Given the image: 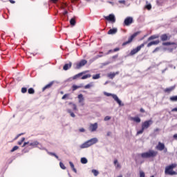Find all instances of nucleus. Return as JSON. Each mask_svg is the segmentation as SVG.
I'll return each instance as SVG.
<instances>
[{
	"instance_id": "obj_1",
	"label": "nucleus",
	"mask_w": 177,
	"mask_h": 177,
	"mask_svg": "<svg viewBox=\"0 0 177 177\" xmlns=\"http://www.w3.org/2000/svg\"><path fill=\"white\" fill-rule=\"evenodd\" d=\"M97 143V138H91L80 145V149H88Z\"/></svg>"
},
{
	"instance_id": "obj_2",
	"label": "nucleus",
	"mask_w": 177,
	"mask_h": 177,
	"mask_svg": "<svg viewBox=\"0 0 177 177\" xmlns=\"http://www.w3.org/2000/svg\"><path fill=\"white\" fill-rule=\"evenodd\" d=\"M153 124V121L151 120H146L145 122L142 123V129L141 130L137 132V135H142L145 131V129H147L149 128L150 125Z\"/></svg>"
},
{
	"instance_id": "obj_3",
	"label": "nucleus",
	"mask_w": 177,
	"mask_h": 177,
	"mask_svg": "<svg viewBox=\"0 0 177 177\" xmlns=\"http://www.w3.org/2000/svg\"><path fill=\"white\" fill-rule=\"evenodd\" d=\"M174 168H176V164H171L165 167V175H176V171H174Z\"/></svg>"
},
{
	"instance_id": "obj_4",
	"label": "nucleus",
	"mask_w": 177,
	"mask_h": 177,
	"mask_svg": "<svg viewBox=\"0 0 177 177\" xmlns=\"http://www.w3.org/2000/svg\"><path fill=\"white\" fill-rule=\"evenodd\" d=\"M158 154V152L154 150H149L147 152L141 153V157L142 158H151L156 157Z\"/></svg>"
},
{
	"instance_id": "obj_5",
	"label": "nucleus",
	"mask_w": 177,
	"mask_h": 177,
	"mask_svg": "<svg viewBox=\"0 0 177 177\" xmlns=\"http://www.w3.org/2000/svg\"><path fill=\"white\" fill-rule=\"evenodd\" d=\"M86 63H88V61H86V59H82L80 62H77L75 64V70H80V68L84 67V66H85Z\"/></svg>"
},
{
	"instance_id": "obj_6",
	"label": "nucleus",
	"mask_w": 177,
	"mask_h": 177,
	"mask_svg": "<svg viewBox=\"0 0 177 177\" xmlns=\"http://www.w3.org/2000/svg\"><path fill=\"white\" fill-rule=\"evenodd\" d=\"M139 34H140V32H136L134 34H133L130 38L129 39V40L127 41H125L122 44V46H125V45H128V44H131V42H132V41H133V38H135V37H137L138 35H139Z\"/></svg>"
},
{
	"instance_id": "obj_7",
	"label": "nucleus",
	"mask_w": 177,
	"mask_h": 177,
	"mask_svg": "<svg viewBox=\"0 0 177 177\" xmlns=\"http://www.w3.org/2000/svg\"><path fill=\"white\" fill-rule=\"evenodd\" d=\"M97 129V123L91 124L88 130L90 132H95Z\"/></svg>"
},
{
	"instance_id": "obj_8",
	"label": "nucleus",
	"mask_w": 177,
	"mask_h": 177,
	"mask_svg": "<svg viewBox=\"0 0 177 177\" xmlns=\"http://www.w3.org/2000/svg\"><path fill=\"white\" fill-rule=\"evenodd\" d=\"M113 99H114L115 102H116V103H118V104H119V106H124V104H122V102L121 101V100H120V98H118V96H117L116 95L112 94L111 95Z\"/></svg>"
},
{
	"instance_id": "obj_9",
	"label": "nucleus",
	"mask_w": 177,
	"mask_h": 177,
	"mask_svg": "<svg viewBox=\"0 0 177 177\" xmlns=\"http://www.w3.org/2000/svg\"><path fill=\"white\" fill-rule=\"evenodd\" d=\"M165 149V145L164 143H162L161 142H159L158 145L156 146V149L159 150L160 151H162Z\"/></svg>"
},
{
	"instance_id": "obj_10",
	"label": "nucleus",
	"mask_w": 177,
	"mask_h": 177,
	"mask_svg": "<svg viewBox=\"0 0 177 177\" xmlns=\"http://www.w3.org/2000/svg\"><path fill=\"white\" fill-rule=\"evenodd\" d=\"M133 21V19L129 17L124 20V24L125 26H129V24H132Z\"/></svg>"
},
{
	"instance_id": "obj_11",
	"label": "nucleus",
	"mask_w": 177,
	"mask_h": 177,
	"mask_svg": "<svg viewBox=\"0 0 177 177\" xmlns=\"http://www.w3.org/2000/svg\"><path fill=\"white\" fill-rule=\"evenodd\" d=\"M113 165L116 169H121V164H120L117 159L113 161Z\"/></svg>"
},
{
	"instance_id": "obj_12",
	"label": "nucleus",
	"mask_w": 177,
	"mask_h": 177,
	"mask_svg": "<svg viewBox=\"0 0 177 177\" xmlns=\"http://www.w3.org/2000/svg\"><path fill=\"white\" fill-rule=\"evenodd\" d=\"M53 85V82H50L48 84H46L44 87H43L42 92H44L46 89H50Z\"/></svg>"
},
{
	"instance_id": "obj_13",
	"label": "nucleus",
	"mask_w": 177,
	"mask_h": 177,
	"mask_svg": "<svg viewBox=\"0 0 177 177\" xmlns=\"http://www.w3.org/2000/svg\"><path fill=\"white\" fill-rule=\"evenodd\" d=\"M139 50H140V47H137L136 48H134L131 51L130 55L131 56H133V55H136V53H138Z\"/></svg>"
},
{
	"instance_id": "obj_14",
	"label": "nucleus",
	"mask_w": 177,
	"mask_h": 177,
	"mask_svg": "<svg viewBox=\"0 0 177 177\" xmlns=\"http://www.w3.org/2000/svg\"><path fill=\"white\" fill-rule=\"evenodd\" d=\"M71 66H73V63L71 62H69L68 64H66L63 67V70H64L65 71H67L68 68H71Z\"/></svg>"
},
{
	"instance_id": "obj_15",
	"label": "nucleus",
	"mask_w": 177,
	"mask_h": 177,
	"mask_svg": "<svg viewBox=\"0 0 177 177\" xmlns=\"http://www.w3.org/2000/svg\"><path fill=\"white\" fill-rule=\"evenodd\" d=\"M93 86H95V84H93V82H91L89 84L85 85L84 88V89H91V88H93Z\"/></svg>"
},
{
	"instance_id": "obj_16",
	"label": "nucleus",
	"mask_w": 177,
	"mask_h": 177,
	"mask_svg": "<svg viewBox=\"0 0 177 177\" xmlns=\"http://www.w3.org/2000/svg\"><path fill=\"white\" fill-rule=\"evenodd\" d=\"M158 44H160V41H158V40L153 41L149 42L147 44V47L150 48V46H152V45H158Z\"/></svg>"
},
{
	"instance_id": "obj_17",
	"label": "nucleus",
	"mask_w": 177,
	"mask_h": 177,
	"mask_svg": "<svg viewBox=\"0 0 177 177\" xmlns=\"http://www.w3.org/2000/svg\"><path fill=\"white\" fill-rule=\"evenodd\" d=\"M80 88H84V86L82 84L79 86L73 85L72 86V91L74 92V91H77V89H80Z\"/></svg>"
},
{
	"instance_id": "obj_18",
	"label": "nucleus",
	"mask_w": 177,
	"mask_h": 177,
	"mask_svg": "<svg viewBox=\"0 0 177 177\" xmlns=\"http://www.w3.org/2000/svg\"><path fill=\"white\" fill-rule=\"evenodd\" d=\"M85 74V72H81L73 77V80H77V78H80V77H82V75Z\"/></svg>"
},
{
	"instance_id": "obj_19",
	"label": "nucleus",
	"mask_w": 177,
	"mask_h": 177,
	"mask_svg": "<svg viewBox=\"0 0 177 177\" xmlns=\"http://www.w3.org/2000/svg\"><path fill=\"white\" fill-rule=\"evenodd\" d=\"M130 120L137 123H139L141 121L140 118L139 117L131 118Z\"/></svg>"
},
{
	"instance_id": "obj_20",
	"label": "nucleus",
	"mask_w": 177,
	"mask_h": 177,
	"mask_svg": "<svg viewBox=\"0 0 177 177\" xmlns=\"http://www.w3.org/2000/svg\"><path fill=\"white\" fill-rule=\"evenodd\" d=\"M69 165L72 169V171H73L75 174H77V169H75V167H74V163H73V162H69Z\"/></svg>"
},
{
	"instance_id": "obj_21",
	"label": "nucleus",
	"mask_w": 177,
	"mask_h": 177,
	"mask_svg": "<svg viewBox=\"0 0 177 177\" xmlns=\"http://www.w3.org/2000/svg\"><path fill=\"white\" fill-rule=\"evenodd\" d=\"M174 89H175V86H171V87L165 89V92L169 93V92H172V91H174Z\"/></svg>"
},
{
	"instance_id": "obj_22",
	"label": "nucleus",
	"mask_w": 177,
	"mask_h": 177,
	"mask_svg": "<svg viewBox=\"0 0 177 177\" xmlns=\"http://www.w3.org/2000/svg\"><path fill=\"white\" fill-rule=\"evenodd\" d=\"M160 39H161L162 41H167L168 40V36L167 35V34L162 35L160 36Z\"/></svg>"
},
{
	"instance_id": "obj_23",
	"label": "nucleus",
	"mask_w": 177,
	"mask_h": 177,
	"mask_svg": "<svg viewBox=\"0 0 177 177\" xmlns=\"http://www.w3.org/2000/svg\"><path fill=\"white\" fill-rule=\"evenodd\" d=\"M28 93H29V95H34L35 93V90L32 88H30L28 89Z\"/></svg>"
},
{
	"instance_id": "obj_24",
	"label": "nucleus",
	"mask_w": 177,
	"mask_h": 177,
	"mask_svg": "<svg viewBox=\"0 0 177 177\" xmlns=\"http://www.w3.org/2000/svg\"><path fill=\"white\" fill-rule=\"evenodd\" d=\"M79 99V103H82V102H84V95L82 94H80L77 96Z\"/></svg>"
},
{
	"instance_id": "obj_25",
	"label": "nucleus",
	"mask_w": 177,
	"mask_h": 177,
	"mask_svg": "<svg viewBox=\"0 0 177 177\" xmlns=\"http://www.w3.org/2000/svg\"><path fill=\"white\" fill-rule=\"evenodd\" d=\"M77 24V21H75V18H72L70 20V24L71 26H75V24Z\"/></svg>"
},
{
	"instance_id": "obj_26",
	"label": "nucleus",
	"mask_w": 177,
	"mask_h": 177,
	"mask_svg": "<svg viewBox=\"0 0 177 177\" xmlns=\"http://www.w3.org/2000/svg\"><path fill=\"white\" fill-rule=\"evenodd\" d=\"M105 20L109 21V23H111V14H110L109 16L104 17Z\"/></svg>"
},
{
	"instance_id": "obj_27",
	"label": "nucleus",
	"mask_w": 177,
	"mask_h": 177,
	"mask_svg": "<svg viewBox=\"0 0 177 177\" xmlns=\"http://www.w3.org/2000/svg\"><path fill=\"white\" fill-rule=\"evenodd\" d=\"M158 38V35H152L148 38V41H151L153 39H157Z\"/></svg>"
},
{
	"instance_id": "obj_28",
	"label": "nucleus",
	"mask_w": 177,
	"mask_h": 177,
	"mask_svg": "<svg viewBox=\"0 0 177 177\" xmlns=\"http://www.w3.org/2000/svg\"><path fill=\"white\" fill-rule=\"evenodd\" d=\"M39 145V142H38V141H35L33 142H30L29 144V146L35 147V146H38Z\"/></svg>"
},
{
	"instance_id": "obj_29",
	"label": "nucleus",
	"mask_w": 177,
	"mask_h": 177,
	"mask_svg": "<svg viewBox=\"0 0 177 177\" xmlns=\"http://www.w3.org/2000/svg\"><path fill=\"white\" fill-rule=\"evenodd\" d=\"M82 164H87L88 163V159L86 158H82L80 160Z\"/></svg>"
},
{
	"instance_id": "obj_30",
	"label": "nucleus",
	"mask_w": 177,
	"mask_h": 177,
	"mask_svg": "<svg viewBox=\"0 0 177 177\" xmlns=\"http://www.w3.org/2000/svg\"><path fill=\"white\" fill-rule=\"evenodd\" d=\"M67 112L68 113V114H70L71 117H73V118H75V114H74L73 111H71V109H67Z\"/></svg>"
},
{
	"instance_id": "obj_31",
	"label": "nucleus",
	"mask_w": 177,
	"mask_h": 177,
	"mask_svg": "<svg viewBox=\"0 0 177 177\" xmlns=\"http://www.w3.org/2000/svg\"><path fill=\"white\" fill-rule=\"evenodd\" d=\"M162 45L164 46H168L169 45H175V43L174 42H164V43H162Z\"/></svg>"
},
{
	"instance_id": "obj_32",
	"label": "nucleus",
	"mask_w": 177,
	"mask_h": 177,
	"mask_svg": "<svg viewBox=\"0 0 177 177\" xmlns=\"http://www.w3.org/2000/svg\"><path fill=\"white\" fill-rule=\"evenodd\" d=\"M92 75L91 74H87L82 77L81 80H86V78H91Z\"/></svg>"
},
{
	"instance_id": "obj_33",
	"label": "nucleus",
	"mask_w": 177,
	"mask_h": 177,
	"mask_svg": "<svg viewBox=\"0 0 177 177\" xmlns=\"http://www.w3.org/2000/svg\"><path fill=\"white\" fill-rule=\"evenodd\" d=\"M91 172L93 174L94 176H97V175H99V171L96 169H93Z\"/></svg>"
},
{
	"instance_id": "obj_34",
	"label": "nucleus",
	"mask_w": 177,
	"mask_h": 177,
	"mask_svg": "<svg viewBox=\"0 0 177 177\" xmlns=\"http://www.w3.org/2000/svg\"><path fill=\"white\" fill-rule=\"evenodd\" d=\"M117 31H118V29L117 28H113L111 29V35L117 34Z\"/></svg>"
},
{
	"instance_id": "obj_35",
	"label": "nucleus",
	"mask_w": 177,
	"mask_h": 177,
	"mask_svg": "<svg viewBox=\"0 0 177 177\" xmlns=\"http://www.w3.org/2000/svg\"><path fill=\"white\" fill-rule=\"evenodd\" d=\"M100 78V74H96L93 75V80H99Z\"/></svg>"
},
{
	"instance_id": "obj_36",
	"label": "nucleus",
	"mask_w": 177,
	"mask_h": 177,
	"mask_svg": "<svg viewBox=\"0 0 177 177\" xmlns=\"http://www.w3.org/2000/svg\"><path fill=\"white\" fill-rule=\"evenodd\" d=\"M68 6V5L67 4V3H62V6H61V9H63L64 10L66 9V8H67Z\"/></svg>"
},
{
	"instance_id": "obj_37",
	"label": "nucleus",
	"mask_w": 177,
	"mask_h": 177,
	"mask_svg": "<svg viewBox=\"0 0 177 177\" xmlns=\"http://www.w3.org/2000/svg\"><path fill=\"white\" fill-rule=\"evenodd\" d=\"M170 100L171 102H177V95L176 96H172L170 97Z\"/></svg>"
},
{
	"instance_id": "obj_38",
	"label": "nucleus",
	"mask_w": 177,
	"mask_h": 177,
	"mask_svg": "<svg viewBox=\"0 0 177 177\" xmlns=\"http://www.w3.org/2000/svg\"><path fill=\"white\" fill-rule=\"evenodd\" d=\"M69 104H73L74 111H77L78 109H77V105L75 104H73V102H69Z\"/></svg>"
},
{
	"instance_id": "obj_39",
	"label": "nucleus",
	"mask_w": 177,
	"mask_h": 177,
	"mask_svg": "<svg viewBox=\"0 0 177 177\" xmlns=\"http://www.w3.org/2000/svg\"><path fill=\"white\" fill-rule=\"evenodd\" d=\"M25 140H26V138H22L21 140L17 142V144L20 146L23 145V142H24Z\"/></svg>"
},
{
	"instance_id": "obj_40",
	"label": "nucleus",
	"mask_w": 177,
	"mask_h": 177,
	"mask_svg": "<svg viewBox=\"0 0 177 177\" xmlns=\"http://www.w3.org/2000/svg\"><path fill=\"white\" fill-rule=\"evenodd\" d=\"M59 167H60V168H62V169H66V166L62 162H59Z\"/></svg>"
},
{
	"instance_id": "obj_41",
	"label": "nucleus",
	"mask_w": 177,
	"mask_h": 177,
	"mask_svg": "<svg viewBox=\"0 0 177 177\" xmlns=\"http://www.w3.org/2000/svg\"><path fill=\"white\" fill-rule=\"evenodd\" d=\"M21 93H27V88L22 87L21 90Z\"/></svg>"
},
{
	"instance_id": "obj_42",
	"label": "nucleus",
	"mask_w": 177,
	"mask_h": 177,
	"mask_svg": "<svg viewBox=\"0 0 177 177\" xmlns=\"http://www.w3.org/2000/svg\"><path fill=\"white\" fill-rule=\"evenodd\" d=\"M68 96H70L69 93L65 94L62 96V100H64L65 99H67V97H68Z\"/></svg>"
},
{
	"instance_id": "obj_43",
	"label": "nucleus",
	"mask_w": 177,
	"mask_h": 177,
	"mask_svg": "<svg viewBox=\"0 0 177 177\" xmlns=\"http://www.w3.org/2000/svg\"><path fill=\"white\" fill-rule=\"evenodd\" d=\"M19 149V147L18 146H15L12 149H11V153H13V151H16V150Z\"/></svg>"
},
{
	"instance_id": "obj_44",
	"label": "nucleus",
	"mask_w": 177,
	"mask_h": 177,
	"mask_svg": "<svg viewBox=\"0 0 177 177\" xmlns=\"http://www.w3.org/2000/svg\"><path fill=\"white\" fill-rule=\"evenodd\" d=\"M50 156H53L54 157H55V158H57V160L59 159V156H57V155H56V153H53V152H50L49 153Z\"/></svg>"
},
{
	"instance_id": "obj_45",
	"label": "nucleus",
	"mask_w": 177,
	"mask_h": 177,
	"mask_svg": "<svg viewBox=\"0 0 177 177\" xmlns=\"http://www.w3.org/2000/svg\"><path fill=\"white\" fill-rule=\"evenodd\" d=\"M111 23H115V17L114 15H111Z\"/></svg>"
},
{
	"instance_id": "obj_46",
	"label": "nucleus",
	"mask_w": 177,
	"mask_h": 177,
	"mask_svg": "<svg viewBox=\"0 0 177 177\" xmlns=\"http://www.w3.org/2000/svg\"><path fill=\"white\" fill-rule=\"evenodd\" d=\"M110 120H111V118L110 116H106L104 118V121H109Z\"/></svg>"
},
{
	"instance_id": "obj_47",
	"label": "nucleus",
	"mask_w": 177,
	"mask_h": 177,
	"mask_svg": "<svg viewBox=\"0 0 177 177\" xmlns=\"http://www.w3.org/2000/svg\"><path fill=\"white\" fill-rule=\"evenodd\" d=\"M147 9H148V10H150L151 9V4H148L146 6Z\"/></svg>"
},
{
	"instance_id": "obj_48",
	"label": "nucleus",
	"mask_w": 177,
	"mask_h": 177,
	"mask_svg": "<svg viewBox=\"0 0 177 177\" xmlns=\"http://www.w3.org/2000/svg\"><path fill=\"white\" fill-rule=\"evenodd\" d=\"M140 177H145V172L140 171Z\"/></svg>"
},
{
	"instance_id": "obj_49",
	"label": "nucleus",
	"mask_w": 177,
	"mask_h": 177,
	"mask_svg": "<svg viewBox=\"0 0 177 177\" xmlns=\"http://www.w3.org/2000/svg\"><path fill=\"white\" fill-rule=\"evenodd\" d=\"M104 95H105V96H111V93H106V92H104Z\"/></svg>"
},
{
	"instance_id": "obj_50",
	"label": "nucleus",
	"mask_w": 177,
	"mask_h": 177,
	"mask_svg": "<svg viewBox=\"0 0 177 177\" xmlns=\"http://www.w3.org/2000/svg\"><path fill=\"white\" fill-rule=\"evenodd\" d=\"M50 2H53V3H56V2L59 1V0H50Z\"/></svg>"
},
{
	"instance_id": "obj_51",
	"label": "nucleus",
	"mask_w": 177,
	"mask_h": 177,
	"mask_svg": "<svg viewBox=\"0 0 177 177\" xmlns=\"http://www.w3.org/2000/svg\"><path fill=\"white\" fill-rule=\"evenodd\" d=\"M80 132H85V129L82 128L79 129Z\"/></svg>"
},
{
	"instance_id": "obj_52",
	"label": "nucleus",
	"mask_w": 177,
	"mask_h": 177,
	"mask_svg": "<svg viewBox=\"0 0 177 177\" xmlns=\"http://www.w3.org/2000/svg\"><path fill=\"white\" fill-rule=\"evenodd\" d=\"M116 74H118V72H116L115 73H112V74H111L112 78H113V77H115V75H116Z\"/></svg>"
},
{
	"instance_id": "obj_53",
	"label": "nucleus",
	"mask_w": 177,
	"mask_h": 177,
	"mask_svg": "<svg viewBox=\"0 0 177 177\" xmlns=\"http://www.w3.org/2000/svg\"><path fill=\"white\" fill-rule=\"evenodd\" d=\"M120 50V48H116L113 50V52H118Z\"/></svg>"
},
{
	"instance_id": "obj_54",
	"label": "nucleus",
	"mask_w": 177,
	"mask_h": 177,
	"mask_svg": "<svg viewBox=\"0 0 177 177\" xmlns=\"http://www.w3.org/2000/svg\"><path fill=\"white\" fill-rule=\"evenodd\" d=\"M68 12L67 10H65L64 12H63V15L64 16H66V15H68Z\"/></svg>"
},
{
	"instance_id": "obj_55",
	"label": "nucleus",
	"mask_w": 177,
	"mask_h": 177,
	"mask_svg": "<svg viewBox=\"0 0 177 177\" xmlns=\"http://www.w3.org/2000/svg\"><path fill=\"white\" fill-rule=\"evenodd\" d=\"M160 48H156L155 50L153 51V53H155V52H157V50H159Z\"/></svg>"
},
{
	"instance_id": "obj_56",
	"label": "nucleus",
	"mask_w": 177,
	"mask_h": 177,
	"mask_svg": "<svg viewBox=\"0 0 177 177\" xmlns=\"http://www.w3.org/2000/svg\"><path fill=\"white\" fill-rule=\"evenodd\" d=\"M22 135H24V133H21L18 134L17 138H20V136H21Z\"/></svg>"
},
{
	"instance_id": "obj_57",
	"label": "nucleus",
	"mask_w": 177,
	"mask_h": 177,
	"mask_svg": "<svg viewBox=\"0 0 177 177\" xmlns=\"http://www.w3.org/2000/svg\"><path fill=\"white\" fill-rule=\"evenodd\" d=\"M143 46H145L144 44H142L140 46H138V48H140V49H142V48H143Z\"/></svg>"
},
{
	"instance_id": "obj_58",
	"label": "nucleus",
	"mask_w": 177,
	"mask_h": 177,
	"mask_svg": "<svg viewBox=\"0 0 177 177\" xmlns=\"http://www.w3.org/2000/svg\"><path fill=\"white\" fill-rule=\"evenodd\" d=\"M171 111L172 112L177 111V108H174L173 109H171Z\"/></svg>"
},
{
	"instance_id": "obj_59",
	"label": "nucleus",
	"mask_w": 177,
	"mask_h": 177,
	"mask_svg": "<svg viewBox=\"0 0 177 177\" xmlns=\"http://www.w3.org/2000/svg\"><path fill=\"white\" fill-rule=\"evenodd\" d=\"M140 111L141 113H145V109H143V108H141L140 110Z\"/></svg>"
},
{
	"instance_id": "obj_60",
	"label": "nucleus",
	"mask_w": 177,
	"mask_h": 177,
	"mask_svg": "<svg viewBox=\"0 0 177 177\" xmlns=\"http://www.w3.org/2000/svg\"><path fill=\"white\" fill-rule=\"evenodd\" d=\"M26 146H27V143L24 142V145H22V147H26Z\"/></svg>"
},
{
	"instance_id": "obj_61",
	"label": "nucleus",
	"mask_w": 177,
	"mask_h": 177,
	"mask_svg": "<svg viewBox=\"0 0 177 177\" xmlns=\"http://www.w3.org/2000/svg\"><path fill=\"white\" fill-rule=\"evenodd\" d=\"M173 138H174V139H177V133L176 134H174Z\"/></svg>"
},
{
	"instance_id": "obj_62",
	"label": "nucleus",
	"mask_w": 177,
	"mask_h": 177,
	"mask_svg": "<svg viewBox=\"0 0 177 177\" xmlns=\"http://www.w3.org/2000/svg\"><path fill=\"white\" fill-rule=\"evenodd\" d=\"M108 34L110 35H111V29H110L109 31H108Z\"/></svg>"
},
{
	"instance_id": "obj_63",
	"label": "nucleus",
	"mask_w": 177,
	"mask_h": 177,
	"mask_svg": "<svg viewBox=\"0 0 177 177\" xmlns=\"http://www.w3.org/2000/svg\"><path fill=\"white\" fill-rule=\"evenodd\" d=\"M10 3H15V1L13 0H10Z\"/></svg>"
},
{
	"instance_id": "obj_64",
	"label": "nucleus",
	"mask_w": 177,
	"mask_h": 177,
	"mask_svg": "<svg viewBox=\"0 0 177 177\" xmlns=\"http://www.w3.org/2000/svg\"><path fill=\"white\" fill-rule=\"evenodd\" d=\"M119 2H120V3H125V1H124V0L123 1H120Z\"/></svg>"
}]
</instances>
